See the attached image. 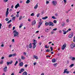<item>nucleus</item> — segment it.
Returning <instances> with one entry per match:
<instances>
[{"label": "nucleus", "instance_id": "f257e3e1", "mask_svg": "<svg viewBox=\"0 0 75 75\" xmlns=\"http://www.w3.org/2000/svg\"><path fill=\"white\" fill-rule=\"evenodd\" d=\"M13 33H14V37H16L17 36V37H19L18 35H19V33L18 32H17L16 30H14L13 32Z\"/></svg>", "mask_w": 75, "mask_h": 75}, {"label": "nucleus", "instance_id": "f03ea898", "mask_svg": "<svg viewBox=\"0 0 75 75\" xmlns=\"http://www.w3.org/2000/svg\"><path fill=\"white\" fill-rule=\"evenodd\" d=\"M66 47L67 45L66 44V43H65L62 47V50H65V48Z\"/></svg>", "mask_w": 75, "mask_h": 75}, {"label": "nucleus", "instance_id": "7ed1b4c3", "mask_svg": "<svg viewBox=\"0 0 75 75\" xmlns=\"http://www.w3.org/2000/svg\"><path fill=\"white\" fill-rule=\"evenodd\" d=\"M9 10V9L8 8L6 9V17H7L8 16V14H9V12H8Z\"/></svg>", "mask_w": 75, "mask_h": 75}, {"label": "nucleus", "instance_id": "20e7f679", "mask_svg": "<svg viewBox=\"0 0 75 75\" xmlns=\"http://www.w3.org/2000/svg\"><path fill=\"white\" fill-rule=\"evenodd\" d=\"M70 47L71 49H73V48H74L75 47V44L74 43L71 44L70 45Z\"/></svg>", "mask_w": 75, "mask_h": 75}, {"label": "nucleus", "instance_id": "39448f33", "mask_svg": "<svg viewBox=\"0 0 75 75\" xmlns=\"http://www.w3.org/2000/svg\"><path fill=\"white\" fill-rule=\"evenodd\" d=\"M49 25L50 26H52V27H53V26H54V23L51 22H49Z\"/></svg>", "mask_w": 75, "mask_h": 75}, {"label": "nucleus", "instance_id": "423d86ee", "mask_svg": "<svg viewBox=\"0 0 75 75\" xmlns=\"http://www.w3.org/2000/svg\"><path fill=\"white\" fill-rule=\"evenodd\" d=\"M52 3L53 5H54V6H56L57 3V1H53Z\"/></svg>", "mask_w": 75, "mask_h": 75}, {"label": "nucleus", "instance_id": "0eeeda50", "mask_svg": "<svg viewBox=\"0 0 75 75\" xmlns=\"http://www.w3.org/2000/svg\"><path fill=\"white\" fill-rule=\"evenodd\" d=\"M36 24V21H35V20H34L33 21L31 25H32L33 26L34 25H35Z\"/></svg>", "mask_w": 75, "mask_h": 75}, {"label": "nucleus", "instance_id": "6e6552de", "mask_svg": "<svg viewBox=\"0 0 75 75\" xmlns=\"http://www.w3.org/2000/svg\"><path fill=\"white\" fill-rule=\"evenodd\" d=\"M67 69H65L64 71L63 72V74H65V73H67V74H69V71H67Z\"/></svg>", "mask_w": 75, "mask_h": 75}, {"label": "nucleus", "instance_id": "1a4fd4ad", "mask_svg": "<svg viewBox=\"0 0 75 75\" xmlns=\"http://www.w3.org/2000/svg\"><path fill=\"white\" fill-rule=\"evenodd\" d=\"M52 61L53 63H55V62H57V60L55 59H52Z\"/></svg>", "mask_w": 75, "mask_h": 75}, {"label": "nucleus", "instance_id": "9d476101", "mask_svg": "<svg viewBox=\"0 0 75 75\" xmlns=\"http://www.w3.org/2000/svg\"><path fill=\"white\" fill-rule=\"evenodd\" d=\"M20 6V5H19V3H18L17 5H16L15 6V8L16 9L18 7Z\"/></svg>", "mask_w": 75, "mask_h": 75}, {"label": "nucleus", "instance_id": "9b49d317", "mask_svg": "<svg viewBox=\"0 0 75 75\" xmlns=\"http://www.w3.org/2000/svg\"><path fill=\"white\" fill-rule=\"evenodd\" d=\"M19 65L20 67H23V62H21L19 64Z\"/></svg>", "mask_w": 75, "mask_h": 75}, {"label": "nucleus", "instance_id": "f8f14e48", "mask_svg": "<svg viewBox=\"0 0 75 75\" xmlns=\"http://www.w3.org/2000/svg\"><path fill=\"white\" fill-rule=\"evenodd\" d=\"M7 67H6L4 69V72H6V71H7Z\"/></svg>", "mask_w": 75, "mask_h": 75}, {"label": "nucleus", "instance_id": "ddd939ff", "mask_svg": "<svg viewBox=\"0 0 75 75\" xmlns=\"http://www.w3.org/2000/svg\"><path fill=\"white\" fill-rule=\"evenodd\" d=\"M70 58L71 59V61H75V57H70Z\"/></svg>", "mask_w": 75, "mask_h": 75}, {"label": "nucleus", "instance_id": "4468645a", "mask_svg": "<svg viewBox=\"0 0 75 75\" xmlns=\"http://www.w3.org/2000/svg\"><path fill=\"white\" fill-rule=\"evenodd\" d=\"M34 41H33V42L32 43V44H35L36 45L37 44V41H36V40H34Z\"/></svg>", "mask_w": 75, "mask_h": 75}, {"label": "nucleus", "instance_id": "2eb2a0df", "mask_svg": "<svg viewBox=\"0 0 75 75\" xmlns=\"http://www.w3.org/2000/svg\"><path fill=\"white\" fill-rule=\"evenodd\" d=\"M33 58H35V59H38V57L35 56V55H33Z\"/></svg>", "mask_w": 75, "mask_h": 75}, {"label": "nucleus", "instance_id": "dca6fc26", "mask_svg": "<svg viewBox=\"0 0 75 75\" xmlns=\"http://www.w3.org/2000/svg\"><path fill=\"white\" fill-rule=\"evenodd\" d=\"M73 37V34L72 35H69V38H71Z\"/></svg>", "mask_w": 75, "mask_h": 75}, {"label": "nucleus", "instance_id": "f3484780", "mask_svg": "<svg viewBox=\"0 0 75 75\" xmlns=\"http://www.w3.org/2000/svg\"><path fill=\"white\" fill-rule=\"evenodd\" d=\"M27 73L26 71L24 72L23 74V75H27Z\"/></svg>", "mask_w": 75, "mask_h": 75}, {"label": "nucleus", "instance_id": "a211bd4d", "mask_svg": "<svg viewBox=\"0 0 75 75\" xmlns=\"http://www.w3.org/2000/svg\"><path fill=\"white\" fill-rule=\"evenodd\" d=\"M29 47L30 48H32V44L31 43H30L29 44Z\"/></svg>", "mask_w": 75, "mask_h": 75}, {"label": "nucleus", "instance_id": "6ab92c4d", "mask_svg": "<svg viewBox=\"0 0 75 75\" xmlns=\"http://www.w3.org/2000/svg\"><path fill=\"white\" fill-rule=\"evenodd\" d=\"M45 31L47 33H48V32H49V29L46 28V29H45Z\"/></svg>", "mask_w": 75, "mask_h": 75}, {"label": "nucleus", "instance_id": "aec40b11", "mask_svg": "<svg viewBox=\"0 0 75 75\" xmlns=\"http://www.w3.org/2000/svg\"><path fill=\"white\" fill-rule=\"evenodd\" d=\"M21 59H22V60H24V59H25V57H24L23 56H22L21 57Z\"/></svg>", "mask_w": 75, "mask_h": 75}, {"label": "nucleus", "instance_id": "412c9836", "mask_svg": "<svg viewBox=\"0 0 75 75\" xmlns=\"http://www.w3.org/2000/svg\"><path fill=\"white\" fill-rule=\"evenodd\" d=\"M37 7H38V4H37L35 7H34V8L35 9H36Z\"/></svg>", "mask_w": 75, "mask_h": 75}, {"label": "nucleus", "instance_id": "4be33fe9", "mask_svg": "<svg viewBox=\"0 0 75 75\" xmlns=\"http://www.w3.org/2000/svg\"><path fill=\"white\" fill-rule=\"evenodd\" d=\"M48 18V16H45V17H43L42 18V19H43V20H45V19H47V18Z\"/></svg>", "mask_w": 75, "mask_h": 75}, {"label": "nucleus", "instance_id": "5701e85b", "mask_svg": "<svg viewBox=\"0 0 75 75\" xmlns=\"http://www.w3.org/2000/svg\"><path fill=\"white\" fill-rule=\"evenodd\" d=\"M30 2V0H28L26 2V4H28Z\"/></svg>", "mask_w": 75, "mask_h": 75}, {"label": "nucleus", "instance_id": "b1692460", "mask_svg": "<svg viewBox=\"0 0 75 75\" xmlns=\"http://www.w3.org/2000/svg\"><path fill=\"white\" fill-rule=\"evenodd\" d=\"M33 49H34L36 47V45H35V44H33Z\"/></svg>", "mask_w": 75, "mask_h": 75}, {"label": "nucleus", "instance_id": "393cba45", "mask_svg": "<svg viewBox=\"0 0 75 75\" xmlns=\"http://www.w3.org/2000/svg\"><path fill=\"white\" fill-rule=\"evenodd\" d=\"M20 71H21V72H24V69H21Z\"/></svg>", "mask_w": 75, "mask_h": 75}, {"label": "nucleus", "instance_id": "a878e982", "mask_svg": "<svg viewBox=\"0 0 75 75\" xmlns=\"http://www.w3.org/2000/svg\"><path fill=\"white\" fill-rule=\"evenodd\" d=\"M46 52H50V50L47 49L46 51Z\"/></svg>", "mask_w": 75, "mask_h": 75}, {"label": "nucleus", "instance_id": "bb28decb", "mask_svg": "<svg viewBox=\"0 0 75 75\" xmlns=\"http://www.w3.org/2000/svg\"><path fill=\"white\" fill-rule=\"evenodd\" d=\"M49 25V22L48 23L46 22L45 23V25H46V26H47V25Z\"/></svg>", "mask_w": 75, "mask_h": 75}, {"label": "nucleus", "instance_id": "cd10ccee", "mask_svg": "<svg viewBox=\"0 0 75 75\" xmlns=\"http://www.w3.org/2000/svg\"><path fill=\"white\" fill-rule=\"evenodd\" d=\"M50 51H53V48L52 47H50Z\"/></svg>", "mask_w": 75, "mask_h": 75}, {"label": "nucleus", "instance_id": "c85d7f7f", "mask_svg": "<svg viewBox=\"0 0 75 75\" xmlns=\"http://www.w3.org/2000/svg\"><path fill=\"white\" fill-rule=\"evenodd\" d=\"M39 25H42V22H40L39 23Z\"/></svg>", "mask_w": 75, "mask_h": 75}, {"label": "nucleus", "instance_id": "c756f323", "mask_svg": "<svg viewBox=\"0 0 75 75\" xmlns=\"http://www.w3.org/2000/svg\"><path fill=\"white\" fill-rule=\"evenodd\" d=\"M12 57H15V56H16L17 55V54H12Z\"/></svg>", "mask_w": 75, "mask_h": 75}, {"label": "nucleus", "instance_id": "7c9ffc66", "mask_svg": "<svg viewBox=\"0 0 75 75\" xmlns=\"http://www.w3.org/2000/svg\"><path fill=\"white\" fill-rule=\"evenodd\" d=\"M18 64V61H16L15 64H14L15 66H16V65Z\"/></svg>", "mask_w": 75, "mask_h": 75}, {"label": "nucleus", "instance_id": "2f4dec72", "mask_svg": "<svg viewBox=\"0 0 75 75\" xmlns=\"http://www.w3.org/2000/svg\"><path fill=\"white\" fill-rule=\"evenodd\" d=\"M21 18H22V16H20L19 20H21Z\"/></svg>", "mask_w": 75, "mask_h": 75}, {"label": "nucleus", "instance_id": "473e14b6", "mask_svg": "<svg viewBox=\"0 0 75 75\" xmlns=\"http://www.w3.org/2000/svg\"><path fill=\"white\" fill-rule=\"evenodd\" d=\"M13 57L12 54H10L8 56L9 58H11V57Z\"/></svg>", "mask_w": 75, "mask_h": 75}, {"label": "nucleus", "instance_id": "72a5a7b5", "mask_svg": "<svg viewBox=\"0 0 75 75\" xmlns=\"http://www.w3.org/2000/svg\"><path fill=\"white\" fill-rule=\"evenodd\" d=\"M11 22V20H10L9 21L7 22V23L8 24H9V23H10Z\"/></svg>", "mask_w": 75, "mask_h": 75}, {"label": "nucleus", "instance_id": "f704fd0d", "mask_svg": "<svg viewBox=\"0 0 75 75\" xmlns=\"http://www.w3.org/2000/svg\"><path fill=\"white\" fill-rule=\"evenodd\" d=\"M8 0H4V3H6V2H7L8 1Z\"/></svg>", "mask_w": 75, "mask_h": 75}, {"label": "nucleus", "instance_id": "c9c22d12", "mask_svg": "<svg viewBox=\"0 0 75 75\" xmlns=\"http://www.w3.org/2000/svg\"><path fill=\"white\" fill-rule=\"evenodd\" d=\"M34 13H32L31 14L30 16H34Z\"/></svg>", "mask_w": 75, "mask_h": 75}, {"label": "nucleus", "instance_id": "e433bc0d", "mask_svg": "<svg viewBox=\"0 0 75 75\" xmlns=\"http://www.w3.org/2000/svg\"><path fill=\"white\" fill-rule=\"evenodd\" d=\"M74 65V64H72L70 65V67H72Z\"/></svg>", "mask_w": 75, "mask_h": 75}, {"label": "nucleus", "instance_id": "4c0bfd02", "mask_svg": "<svg viewBox=\"0 0 75 75\" xmlns=\"http://www.w3.org/2000/svg\"><path fill=\"white\" fill-rule=\"evenodd\" d=\"M69 19H67L66 22H67V23H69Z\"/></svg>", "mask_w": 75, "mask_h": 75}, {"label": "nucleus", "instance_id": "58836bf2", "mask_svg": "<svg viewBox=\"0 0 75 75\" xmlns=\"http://www.w3.org/2000/svg\"><path fill=\"white\" fill-rule=\"evenodd\" d=\"M3 63V61L2 60L0 62V64H2Z\"/></svg>", "mask_w": 75, "mask_h": 75}, {"label": "nucleus", "instance_id": "ea45409f", "mask_svg": "<svg viewBox=\"0 0 75 75\" xmlns=\"http://www.w3.org/2000/svg\"><path fill=\"white\" fill-rule=\"evenodd\" d=\"M53 23H57V21L56 20H54V21H53Z\"/></svg>", "mask_w": 75, "mask_h": 75}, {"label": "nucleus", "instance_id": "a19ab883", "mask_svg": "<svg viewBox=\"0 0 75 75\" xmlns=\"http://www.w3.org/2000/svg\"><path fill=\"white\" fill-rule=\"evenodd\" d=\"M57 63H56V64H54L53 65L54 67H56L57 66Z\"/></svg>", "mask_w": 75, "mask_h": 75}, {"label": "nucleus", "instance_id": "79ce46f5", "mask_svg": "<svg viewBox=\"0 0 75 75\" xmlns=\"http://www.w3.org/2000/svg\"><path fill=\"white\" fill-rule=\"evenodd\" d=\"M2 26V24L1 23H0V29L1 28V26Z\"/></svg>", "mask_w": 75, "mask_h": 75}, {"label": "nucleus", "instance_id": "37998d69", "mask_svg": "<svg viewBox=\"0 0 75 75\" xmlns=\"http://www.w3.org/2000/svg\"><path fill=\"white\" fill-rule=\"evenodd\" d=\"M57 30V28H55L53 30V31H56V30Z\"/></svg>", "mask_w": 75, "mask_h": 75}, {"label": "nucleus", "instance_id": "c03bdc74", "mask_svg": "<svg viewBox=\"0 0 75 75\" xmlns=\"http://www.w3.org/2000/svg\"><path fill=\"white\" fill-rule=\"evenodd\" d=\"M18 61H19V62H21V59H18Z\"/></svg>", "mask_w": 75, "mask_h": 75}, {"label": "nucleus", "instance_id": "a18cd8bd", "mask_svg": "<svg viewBox=\"0 0 75 75\" xmlns=\"http://www.w3.org/2000/svg\"><path fill=\"white\" fill-rule=\"evenodd\" d=\"M15 19H16V16H15L13 17L12 19V20H15Z\"/></svg>", "mask_w": 75, "mask_h": 75}, {"label": "nucleus", "instance_id": "49530a36", "mask_svg": "<svg viewBox=\"0 0 75 75\" xmlns=\"http://www.w3.org/2000/svg\"><path fill=\"white\" fill-rule=\"evenodd\" d=\"M5 20L6 21H8L9 19L8 18H6L5 19Z\"/></svg>", "mask_w": 75, "mask_h": 75}, {"label": "nucleus", "instance_id": "de8ad7c7", "mask_svg": "<svg viewBox=\"0 0 75 75\" xmlns=\"http://www.w3.org/2000/svg\"><path fill=\"white\" fill-rule=\"evenodd\" d=\"M7 65H8L10 64V62H7Z\"/></svg>", "mask_w": 75, "mask_h": 75}, {"label": "nucleus", "instance_id": "09e8293b", "mask_svg": "<svg viewBox=\"0 0 75 75\" xmlns=\"http://www.w3.org/2000/svg\"><path fill=\"white\" fill-rule=\"evenodd\" d=\"M15 28H16V27H13V29H12L13 31L14 30V29H15Z\"/></svg>", "mask_w": 75, "mask_h": 75}, {"label": "nucleus", "instance_id": "8fccbe9b", "mask_svg": "<svg viewBox=\"0 0 75 75\" xmlns=\"http://www.w3.org/2000/svg\"><path fill=\"white\" fill-rule=\"evenodd\" d=\"M54 31H51V34H54Z\"/></svg>", "mask_w": 75, "mask_h": 75}, {"label": "nucleus", "instance_id": "3c124183", "mask_svg": "<svg viewBox=\"0 0 75 75\" xmlns=\"http://www.w3.org/2000/svg\"><path fill=\"white\" fill-rule=\"evenodd\" d=\"M49 3H50V2L49 1H47L46 2V4H49Z\"/></svg>", "mask_w": 75, "mask_h": 75}, {"label": "nucleus", "instance_id": "603ef678", "mask_svg": "<svg viewBox=\"0 0 75 75\" xmlns=\"http://www.w3.org/2000/svg\"><path fill=\"white\" fill-rule=\"evenodd\" d=\"M22 26H23V25H22V24H21V25L19 26V28H21V27H22Z\"/></svg>", "mask_w": 75, "mask_h": 75}, {"label": "nucleus", "instance_id": "864d4df0", "mask_svg": "<svg viewBox=\"0 0 75 75\" xmlns=\"http://www.w3.org/2000/svg\"><path fill=\"white\" fill-rule=\"evenodd\" d=\"M64 3H67V1L66 0H63Z\"/></svg>", "mask_w": 75, "mask_h": 75}, {"label": "nucleus", "instance_id": "5fc2aeb1", "mask_svg": "<svg viewBox=\"0 0 75 75\" xmlns=\"http://www.w3.org/2000/svg\"><path fill=\"white\" fill-rule=\"evenodd\" d=\"M12 63H13V61H11V62H9V63L10 64H11Z\"/></svg>", "mask_w": 75, "mask_h": 75}, {"label": "nucleus", "instance_id": "6e6d98bb", "mask_svg": "<svg viewBox=\"0 0 75 75\" xmlns=\"http://www.w3.org/2000/svg\"><path fill=\"white\" fill-rule=\"evenodd\" d=\"M28 66V65L27 64H26L25 65V68H27V67Z\"/></svg>", "mask_w": 75, "mask_h": 75}, {"label": "nucleus", "instance_id": "4d7b16f0", "mask_svg": "<svg viewBox=\"0 0 75 75\" xmlns=\"http://www.w3.org/2000/svg\"><path fill=\"white\" fill-rule=\"evenodd\" d=\"M37 17H38L40 16V13H38V15H37Z\"/></svg>", "mask_w": 75, "mask_h": 75}, {"label": "nucleus", "instance_id": "13d9d810", "mask_svg": "<svg viewBox=\"0 0 75 75\" xmlns=\"http://www.w3.org/2000/svg\"><path fill=\"white\" fill-rule=\"evenodd\" d=\"M11 24H10L8 25V28H10V27H11Z\"/></svg>", "mask_w": 75, "mask_h": 75}, {"label": "nucleus", "instance_id": "bf43d9fd", "mask_svg": "<svg viewBox=\"0 0 75 75\" xmlns=\"http://www.w3.org/2000/svg\"><path fill=\"white\" fill-rule=\"evenodd\" d=\"M26 54H27V53H26L25 52L23 53V55H26Z\"/></svg>", "mask_w": 75, "mask_h": 75}, {"label": "nucleus", "instance_id": "052dcab7", "mask_svg": "<svg viewBox=\"0 0 75 75\" xmlns=\"http://www.w3.org/2000/svg\"><path fill=\"white\" fill-rule=\"evenodd\" d=\"M52 18H53V19H55V18L54 16H52Z\"/></svg>", "mask_w": 75, "mask_h": 75}, {"label": "nucleus", "instance_id": "680f3d73", "mask_svg": "<svg viewBox=\"0 0 75 75\" xmlns=\"http://www.w3.org/2000/svg\"><path fill=\"white\" fill-rule=\"evenodd\" d=\"M46 57H49V58H50V57H51V56L47 55L46 56Z\"/></svg>", "mask_w": 75, "mask_h": 75}, {"label": "nucleus", "instance_id": "e2e57ef3", "mask_svg": "<svg viewBox=\"0 0 75 75\" xmlns=\"http://www.w3.org/2000/svg\"><path fill=\"white\" fill-rule=\"evenodd\" d=\"M37 64V63L36 62H35L33 63L34 65H35Z\"/></svg>", "mask_w": 75, "mask_h": 75}, {"label": "nucleus", "instance_id": "0e129e2a", "mask_svg": "<svg viewBox=\"0 0 75 75\" xmlns=\"http://www.w3.org/2000/svg\"><path fill=\"white\" fill-rule=\"evenodd\" d=\"M28 21H29L30 22L31 21V19H30L28 18Z\"/></svg>", "mask_w": 75, "mask_h": 75}, {"label": "nucleus", "instance_id": "69168bd1", "mask_svg": "<svg viewBox=\"0 0 75 75\" xmlns=\"http://www.w3.org/2000/svg\"><path fill=\"white\" fill-rule=\"evenodd\" d=\"M62 26L64 27V25H65V23H64L63 24H62Z\"/></svg>", "mask_w": 75, "mask_h": 75}, {"label": "nucleus", "instance_id": "338daca9", "mask_svg": "<svg viewBox=\"0 0 75 75\" xmlns=\"http://www.w3.org/2000/svg\"><path fill=\"white\" fill-rule=\"evenodd\" d=\"M1 47H4V44H2L1 45Z\"/></svg>", "mask_w": 75, "mask_h": 75}, {"label": "nucleus", "instance_id": "774afa93", "mask_svg": "<svg viewBox=\"0 0 75 75\" xmlns=\"http://www.w3.org/2000/svg\"><path fill=\"white\" fill-rule=\"evenodd\" d=\"M12 42H14V39H13L12 40Z\"/></svg>", "mask_w": 75, "mask_h": 75}]
</instances>
